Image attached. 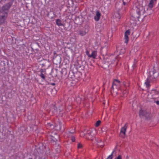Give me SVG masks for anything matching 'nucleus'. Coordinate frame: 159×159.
Returning a JSON list of instances; mask_svg holds the SVG:
<instances>
[{
    "label": "nucleus",
    "mask_w": 159,
    "mask_h": 159,
    "mask_svg": "<svg viewBox=\"0 0 159 159\" xmlns=\"http://www.w3.org/2000/svg\"><path fill=\"white\" fill-rule=\"evenodd\" d=\"M145 10L144 8L140 6H138L134 9L132 10L130 12V14L131 17L134 19V20L137 19L139 21V19L140 18L141 13L144 12Z\"/></svg>",
    "instance_id": "obj_1"
},
{
    "label": "nucleus",
    "mask_w": 159,
    "mask_h": 159,
    "mask_svg": "<svg viewBox=\"0 0 159 159\" xmlns=\"http://www.w3.org/2000/svg\"><path fill=\"white\" fill-rule=\"evenodd\" d=\"M125 50L124 48L120 47L118 45L116 47V51L115 52V54L117 55L116 58H115V60L113 59L111 61V63H114L115 61L117 60V59L119 60V58L123 57V55L125 53Z\"/></svg>",
    "instance_id": "obj_2"
},
{
    "label": "nucleus",
    "mask_w": 159,
    "mask_h": 159,
    "mask_svg": "<svg viewBox=\"0 0 159 159\" xmlns=\"http://www.w3.org/2000/svg\"><path fill=\"white\" fill-rule=\"evenodd\" d=\"M159 75V73L155 70L154 67H153L150 71L149 75L148 77L152 83H154L156 82L157 78Z\"/></svg>",
    "instance_id": "obj_3"
},
{
    "label": "nucleus",
    "mask_w": 159,
    "mask_h": 159,
    "mask_svg": "<svg viewBox=\"0 0 159 159\" xmlns=\"http://www.w3.org/2000/svg\"><path fill=\"white\" fill-rule=\"evenodd\" d=\"M139 116L141 118L144 117L146 120L151 119L152 117V114L149 112L142 109H140L139 111Z\"/></svg>",
    "instance_id": "obj_4"
},
{
    "label": "nucleus",
    "mask_w": 159,
    "mask_h": 159,
    "mask_svg": "<svg viewBox=\"0 0 159 159\" xmlns=\"http://www.w3.org/2000/svg\"><path fill=\"white\" fill-rule=\"evenodd\" d=\"M128 125V124L127 123H126L124 126L122 127L119 134V136L120 137L123 138H125V132L127 128Z\"/></svg>",
    "instance_id": "obj_5"
},
{
    "label": "nucleus",
    "mask_w": 159,
    "mask_h": 159,
    "mask_svg": "<svg viewBox=\"0 0 159 159\" xmlns=\"http://www.w3.org/2000/svg\"><path fill=\"white\" fill-rule=\"evenodd\" d=\"M92 132L91 130H88L86 133L84 135L86 139L91 141L95 139V138L92 135Z\"/></svg>",
    "instance_id": "obj_6"
},
{
    "label": "nucleus",
    "mask_w": 159,
    "mask_h": 159,
    "mask_svg": "<svg viewBox=\"0 0 159 159\" xmlns=\"http://www.w3.org/2000/svg\"><path fill=\"white\" fill-rule=\"evenodd\" d=\"M88 32V29L85 28H83L79 30L77 33L79 35L83 36L85 35Z\"/></svg>",
    "instance_id": "obj_7"
},
{
    "label": "nucleus",
    "mask_w": 159,
    "mask_h": 159,
    "mask_svg": "<svg viewBox=\"0 0 159 159\" xmlns=\"http://www.w3.org/2000/svg\"><path fill=\"white\" fill-rule=\"evenodd\" d=\"M7 16L8 15L0 13V25L5 22Z\"/></svg>",
    "instance_id": "obj_8"
},
{
    "label": "nucleus",
    "mask_w": 159,
    "mask_h": 159,
    "mask_svg": "<svg viewBox=\"0 0 159 159\" xmlns=\"http://www.w3.org/2000/svg\"><path fill=\"white\" fill-rule=\"evenodd\" d=\"M53 61V63L56 65L60 64L61 61V57L59 55H57L56 57H54Z\"/></svg>",
    "instance_id": "obj_9"
},
{
    "label": "nucleus",
    "mask_w": 159,
    "mask_h": 159,
    "mask_svg": "<svg viewBox=\"0 0 159 159\" xmlns=\"http://www.w3.org/2000/svg\"><path fill=\"white\" fill-rule=\"evenodd\" d=\"M130 34V31L129 30L126 31L125 33V43H127L129 40V38L128 35Z\"/></svg>",
    "instance_id": "obj_10"
},
{
    "label": "nucleus",
    "mask_w": 159,
    "mask_h": 159,
    "mask_svg": "<svg viewBox=\"0 0 159 159\" xmlns=\"http://www.w3.org/2000/svg\"><path fill=\"white\" fill-rule=\"evenodd\" d=\"M138 1L139 4V6H140L143 8H144V7L145 6L147 5V0H139Z\"/></svg>",
    "instance_id": "obj_11"
},
{
    "label": "nucleus",
    "mask_w": 159,
    "mask_h": 159,
    "mask_svg": "<svg viewBox=\"0 0 159 159\" xmlns=\"http://www.w3.org/2000/svg\"><path fill=\"white\" fill-rule=\"evenodd\" d=\"M101 16V14L100 12L98 11L96 12V15L94 16V19L96 21H98L99 20L100 16Z\"/></svg>",
    "instance_id": "obj_12"
},
{
    "label": "nucleus",
    "mask_w": 159,
    "mask_h": 159,
    "mask_svg": "<svg viewBox=\"0 0 159 159\" xmlns=\"http://www.w3.org/2000/svg\"><path fill=\"white\" fill-rule=\"evenodd\" d=\"M159 93V89H152L150 93L152 95V96H154L155 95L158 94Z\"/></svg>",
    "instance_id": "obj_13"
},
{
    "label": "nucleus",
    "mask_w": 159,
    "mask_h": 159,
    "mask_svg": "<svg viewBox=\"0 0 159 159\" xmlns=\"http://www.w3.org/2000/svg\"><path fill=\"white\" fill-rule=\"evenodd\" d=\"M157 1V0H150L148 5V7L150 8H152L153 7L154 3Z\"/></svg>",
    "instance_id": "obj_14"
},
{
    "label": "nucleus",
    "mask_w": 159,
    "mask_h": 159,
    "mask_svg": "<svg viewBox=\"0 0 159 159\" xmlns=\"http://www.w3.org/2000/svg\"><path fill=\"white\" fill-rule=\"evenodd\" d=\"M77 74V73H74L73 72H70L68 75V77L73 79L76 77L75 75Z\"/></svg>",
    "instance_id": "obj_15"
},
{
    "label": "nucleus",
    "mask_w": 159,
    "mask_h": 159,
    "mask_svg": "<svg viewBox=\"0 0 159 159\" xmlns=\"http://www.w3.org/2000/svg\"><path fill=\"white\" fill-rule=\"evenodd\" d=\"M61 22L62 21L61 20L59 19L56 20V24L58 26H64V24H62Z\"/></svg>",
    "instance_id": "obj_16"
},
{
    "label": "nucleus",
    "mask_w": 159,
    "mask_h": 159,
    "mask_svg": "<svg viewBox=\"0 0 159 159\" xmlns=\"http://www.w3.org/2000/svg\"><path fill=\"white\" fill-rule=\"evenodd\" d=\"M97 55V52L96 51H93L92 52L91 55L89 56V57L90 58H96Z\"/></svg>",
    "instance_id": "obj_17"
},
{
    "label": "nucleus",
    "mask_w": 159,
    "mask_h": 159,
    "mask_svg": "<svg viewBox=\"0 0 159 159\" xmlns=\"http://www.w3.org/2000/svg\"><path fill=\"white\" fill-rule=\"evenodd\" d=\"M97 144L98 147L103 148L104 145V143L101 140H98L97 141Z\"/></svg>",
    "instance_id": "obj_18"
},
{
    "label": "nucleus",
    "mask_w": 159,
    "mask_h": 159,
    "mask_svg": "<svg viewBox=\"0 0 159 159\" xmlns=\"http://www.w3.org/2000/svg\"><path fill=\"white\" fill-rule=\"evenodd\" d=\"M35 57L37 59H39L42 57L41 53L39 52H38L35 54Z\"/></svg>",
    "instance_id": "obj_19"
},
{
    "label": "nucleus",
    "mask_w": 159,
    "mask_h": 159,
    "mask_svg": "<svg viewBox=\"0 0 159 159\" xmlns=\"http://www.w3.org/2000/svg\"><path fill=\"white\" fill-rule=\"evenodd\" d=\"M150 82H152L150 80V79H149V78L148 77V78L147 79L146 82H145V84L146 85V86L147 88H148L150 87Z\"/></svg>",
    "instance_id": "obj_20"
},
{
    "label": "nucleus",
    "mask_w": 159,
    "mask_h": 159,
    "mask_svg": "<svg viewBox=\"0 0 159 159\" xmlns=\"http://www.w3.org/2000/svg\"><path fill=\"white\" fill-rule=\"evenodd\" d=\"M109 66V64L107 62L105 61V62H102V67L105 68L108 67Z\"/></svg>",
    "instance_id": "obj_21"
},
{
    "label": "nucleus",
    "mask_w": 159,
    "mask_h": 159,
    "mask_svg": "<svg viewBox=\"0 0 159 159\" xmlns=\"http://www.w3.org/2000/svg\"><path fill=\"white\" fill-rule=\"evenodd\" d=\"M43 69H41V73L39 75V76L41 78L43 79V80H45V76L43 73Z\"/></svg>",
    "instance_id": "obj_22"
},
{
    "label": "nucleus",
    "mask_w": 159,
    "mask_h": 159,
    "mask_svg": "<svg viewBox=\"0 0 159 159\" xmlns=\"http://www.w3.org/2000/svg\"><path fill=\"white\" fill-rule=\"evenodd\" d=\"M120 82V81L117 79H115L113 82V84L116 85L117 84V83L119 84Z\"/></svg>",
    "instance_id": "obj_23"
},
{
    "label": "nucleus",
    "mask_w": 159,
    "mask_h": 159,
    "mask_svg": "<svg viewBox=\"0 0 159 159\" xmlns=\"http://www.w3.org/2000/svg\"><path fill=\"white\" fill-rule=\"evenodd\" d=\"M115 16L116 18L118 19L119 20L121 16L119 12H117L116 13H115Z\"/></svg>",
    "instance_id": "obj_24"
},
{
    "label": "nucleus",
    "mask_w": 159,
    "mask_h": 159,
    "mask_svg": "<svg viewBox=\"0 0 159 159\" xmlns=\"http://www.w3.org/2000/svg\"><path fill=\"white\" fill-rule=\"evenodd\" d=\"M80 19L79 18H76L75 20V23L77 25H80L82 23V21L81 20L80 22H79L78 20H80Z\"/></svg>",
    "instance_id": "obj_25"
},
{
    "label": "nucleus",
    "mask_w": 159,
    "mask_h": 159,
    "mask_svg": "<svg viewBox=\"0 0 159 159\" xmlns=\"http://www.w3.org/2000/svg\"><path fill=\"white\" fill-rule=\"evenodd\" d=\"M114 151H113L111 154L107 158V159H112L113 158V153Z\"/></svg>",
    "instance_id": "obj_26"
},
{
    "label": "nucleus",
    "mask_w": 159,
    "mask_h": 159,
    "mask_svg": "<svg viewBox=\"0 0 159 159\" xmlns=\"http://www.w3.org/2000/svg\"><path fill=\"white\" fill-rule=\"evenodd\" d=\"M101 123V121L100 120H98L95 124V126L96 127L99 126Z\"/></svg>",
    "instance_id": "obj_27"
},
{
    "label": "nucleus",
    "mask_w": 159,
    "mask_h": 159,
    "mask_svg": "<svg viewBox=\"0 0 159 159\" xmlns=\"http://www.w3.org/2000/svg\"><path fill=\"white\" fill-rule=\"evenodd\" d=\"M105 50V49L103 48H102L101 49V52L102 54H103V55H106L107 54V52H104Z\"/></svg>",
    "instance_id": "obj_28"
},
{
    "label": "nucleus",
    "mask_w": 159,
    "mask_h": 159,
    "mask_svg": "<svg viewBox=\"0 0 159 159\" xmlns=\"http://www.w3.org/2000/svg\"><path fill=\"white\" fill-rule=\"evenodd\" d=\"M27 118L29 120H32L33 119V118L32 117V116L31 115H29L28 116H27Z\"/></svg>",
    "instance_id": "obj_29"
},
{
    "label": "nucleus",
    "mask_w": 159,
    "mask_h": 159,
    "mask_svg": "<svg viewBox=\"0 0 159 159\" xmlns=\"http://www.w3.org/2000/svg\"><path fill=\"white\" fill-rule=\"evenodd\" d=\"M123 93L124 95L126 96L127 95V94H128V93L127 92V91L126 90H125L123 91Z\"/></svg>",
    "instance_id": "obj_30"
},
{
    "label": "nucleus",
    "mask_w": 159,
    "mask_h": 159,
    "mask_svg": "<svg viewBox=\"0 0 159 159\" xmlns=\"http://www.w3.org/2000/svg\"><path fill=\"white\" fill-rule=\"evenodd\" d=\"M82 146H82V144H81L78 143V148H82Z\"/></svg>",
    "instance_id": "obj_31"
},
{
    "label": "nucleus",
    "mask_w": 159,
    "mask_h": 159,
    "mask_svg": "<svg viewBox=\"0 0 159 159\" xmlns=\"http://www.w3.org/2000/svg\"><path fill=\"white\" fill-rule=\"evenodd\" d=\"M71 141L73 142H74L75 141V137H74V136H72L71 137Z\"/></svg>",
    "instance_id": "obj_32"
},
{
    "label": "nucleus",
    "mask_w": 159,
    "mask_h": 159,
    "mask_svg": "<svg viewBox=\"0 0 159 159\" xmlns=\"http://www.w3.org/2000/svg\"><path fill=\"white\" fill-rule=\"evenodd\" d=\"M115 159H122V157L121 155H119L117 157L115 158Z\"/></svg>",
    "instance_id": "obj_33"
},
{
    "label": "nucleus",
    "mask_w": 159,
    "mask_h": 159,
    "mask_svg": "<svg viewBox=\"0 0 159 159\" xmlns=\"http://www.w3.org/2000/svg\"><path fill=\"white\" fill-rule=\"evenodd\" d=\"M86 55L88 56V57H89V56L90 55V54L89 53V52L88 50H86V52H85Z\"/></svg>",
    "instance_id": "obj_34"
},
{
    "label": "nucleus",
    "mask_w": 159,
    "mask_h": 159,
    "mask_svg": "<svg viewBox=\"0 0 159 159\" xmlns=\"http://www.w3.org/2000/svg\"><path fill=\"white\" fill-rule=\"evenodd\" d=\"M52 139V141H53V142H56L57 141V140L55 138L53 137H52L51 138Z\"/></svg>",
    "instance_id": "obj_35"
},
{
    "label": "nucleus",
    "mask_w": 159,
    "mask_h": 159,
    "mask_svg": "<svg viewBox=\"0 0 159 159\" xmlns=\"http://www.w3.org/2000/svg\"><path fill=\"white\" fill-rule=\"evenodd\" d=\"M53 108L54 109V111L57 112V108L55 107V106H54L53 107Z\"/></svg>",
    "instance_id": "obj_36"
},
{
    "label": "nucleus",
    "mask_w": 159,
    "mask_h": 159,
    "mask_svg": "<svg viewBox=\"0 0 159 159\" xmlns=\"http://www.w3.org/2000/svg\"><path fill=\"white\" fill-rule=\"evenodd\" d=\"M1 65H3V68L4 69L5 68V63H4V61L3 62H1Z\"/></svg>",
    "instance_id": "obj_37"
},
{
    "label": "nucleus",
    "mask_w": 159,
    "mask_h": 159,
    "mask_svg": "<svg viewBox=\"0 0 159 159\" xmlns=\"http://www.w3.org/2000/svg\"><path fill=\"white\" fill-rule=\"evenodd\" d=\"M59 125H60V130H61L62 129V124L60 122L59 123Z\"/></svg>",
    "instance_id": "obj_38"
},
{
    "label": "nucleus",
    "mask_w": 159,
    "mask_h": 159,
    "mask_svg": "<svg viewBox=\"0 0 159 159\" xmlns=\"http://www.w3.org/2000/svg\"><path fill=\"white\" fill-rule=\"evenodd\" d=\"M154 102L156 103V104L157 105H159V101H156L155 100L154 101Z\"/></svg>",
    "instance_id": "obj_39"
},
{
    "label": "nucleus",
    "mask_w": 159,
    "mask_h": 159,
    "mask_svg": "<svg viewBox=\"0 0 159 159\" xmlns=\"http://www.w3.org/2000/svg\"><path fill=\"white\" fill-rule=\"evenodd\" d=\"M80 68H81V69L82 70H84V66H80Z\"/></svg>",
    "instance_id": "obj_40"
},
{
    "label": "nucleus",
    "mask_w": 159,
    "mask_h": 159,
    "mask_svg": "<svg viewBox=\"0 0 159 159\" xmlns=\"http://www.w3.org/2000/svg\"><path fill=\"white\" fill-rule=\"evenodd\" d=\"M48 84H51L52 85H55V83H49Z\"/></svg>",
    "instance_id": "obj_41"
},
{
    "label": "nucleus",
    "mask_w": 159,
    "mask_h": 159,
    "mask_svg": "<svg viewBox=\"0 0 159 159\" xmlns=\"http://www.w3.org/2000/svg\"><path fill=\"white\" fill-rule=\"evenodd\" d=\"M123 4L124 5H127V2H124V0H123Z\"/></svg>",
    "instance_id": "obj_42"
},
{
    "label": "nucleus",
    "mask_w": 159,
    "mask_h": 159,
    "mask_svg": "<svg viewBox=\"0 0 159 159\" xmlns=\"http://www.w3.org/2000/svg\"><path fill=\"white\" fill-rule=\"evenodd\" d=\"M135 67H136V65H135V64L134 63L132 66V67L133 68V70H134V69Z\"/></svg>",
    "instance_id": "obj_43"
},
{
    "label": "nucleus",
    "mask_w": 159,
    "mask_h": 159,
    "mask_svg": "<svg viewBox=\"0 0 159 159\" xmlns=\"http://www.w3.org/2000/svg\"><path fill=\"white\" fill-rule=\"evenodd\" d=\"M77 99H78V100H79V99H80V100H82V98H80V97H78V98Z\"/></svg>",
    "instance_id": "obj_44"
},
{
    "label": "nucleus",
    "mask_w": 159,
    "mask_h": 159,
    "mask_svg": "<svg viewBox=\"0 0 159 159\" xmlns=\"http://www.w3.org/2000/svg\"><path fill=\"white\" fill-rule=\"evenodd\" d=\"M63 71H61V75L63 74Z\"/></svg>",
    "instance_id": "obj_45"
},
{
    "label": "nucleus",
    "mask_w": 159,
    "mask_h": 159,
    "mask_svg": "<svg viewBox=\"0 0 159 159\" xmlns=\"http://www.w3.org/2000/svg\"><path fill=\"white\" fill-rule=\"evenodd\" d=\"M114 85H113V84H112V87H111V89H114L113 86H114Z\"/></svg>",
    "instance_id": "obj_46"
},
{
    "label": "nucleus",
    "mask_w": 159,
    "mask_h": 159,
    "mask_svg": "<svg viewBox=\"0 0 159 159\" xmlns=\"http://www.w3.org/2000/svg\"><path fill=\"white\" fill-rule=\"evenodd\" d=\"M40 159H46V158H45L44 157L43 158H41Z\"/></svg>",
    "instance_id": "obj_47"
},
{
    "label": "nucleus",
    "mask_w": 159,
    "mask_h": 159,
    "mask_svg": "<svg viewBox=\"0 0 159 159\" xmlns=\"http://www.w3.org/2000/svg\"><path fill=\"white\" fill-rule=\"evenodd\" d=\"M70 133L71 134H72L73 133L72 132H70Z\"/></svg>",
    "instance_id": "obj_48"
},
{
    "label": "nucleus",
    "mask_w": 159,
    "mask_h": 159,
    "mask_svg": "<svg viewBox=\"0 0 159 159\" xmlns=\"http://www.w3.org/2000/svg\"><path fill=\"white\" fill-rule=\"evenodd\" d=\"M36 157H35V158H34V159H36Z\"/></svg>",
    "instance_id": "obj_49"
},
{
    "label": "nucleus",
    "mask_w": 159,
    "mask_h": 159,
    "mask_svg": "<svg viewBox=\"0 0 159 159\" xmlns=\"http://www.w3.org/2000/svg\"><path fill=\"white\" fill-rule=\"evenodd\" d=\"M153 98V99H156L155 98Z\"/></svg>",
    "instance_id": "obj_50"
},
{
    "label": "nucleus",
    "mask_w": 159,
    "mask_h": 159,
    "mask_svg": "<svg viewBox=\"0 0 159 159\" xmlns=\"http://www.w3.org/2000/svg\"><path fill=\"white\" fill-rule=\"evenodd\" d=\"M63 130H64V127L63 128V129H62Z\"/></svg>",
    "instance_id": "obj_51"
},
{
    "label": "nucleus",
    "mask_w": 159,
    "mask_h": 159,
    "mask_svg": "<svg viewBox=\"0 0 159 159\" xmlns=\"http://www.w3.org/2000/svg\"><path fill=\"white\" fill-rule=\"evenodd\" d=\"M49 153H50V152H49Z\"/></svg>",
    "instance_id": "obj_52"
}]
</instances>
